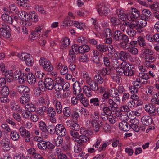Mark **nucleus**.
Wrapping results in <instances>:
<instances>
[{"instance_id":"a878e982","label":"nucleus","mask_w":159,"mask_h":159,"mask_svg":"<svg viewBox=\"0 0 159 159\" xmlns=\"http://www.w3.org/2000/svg\"><path fill=\"white\" fill-rule=\"evenodd\" d=\"M71 22V25H74L78 29L81 30H83L84 28L86 26V25L84 23H80L76 21H70V22Z\"/></svg>"},{"instance_id":"423d86ee","label":"nucleus","mask_w":159,"mask_h":159,"mask_svg":"<svg viewBox=\"0 0 159 159\" xmlns=\"http://www.w3.org/2000/svg\"><path fill=\"white\" fill-rule=\"evenodd\" d=\"M11 29L7 25H2L0 28V35L6 38H9L11 36Z\"/></svg>"},{"instance_id":"5701e85b","label":"nucleus","mask_w":159,"mask_h":159,"mask_svg":"<svg viewBox=\"0 0 159 159\" xmlns=\"http://www.w3.org/2000/svg\"><path fill=\"white\" fill-rule=\"evenodd\" d=\"M131 13L130 16V17L132 21L137 18L139 16L140 12L135 8H131Z\"/></svg>"},{"instance_id":"f257e3e1","label":"nucleus","mask_w":159,"mask_h":159,"mask_svg":"<svg viewBox=\"0 0 159 159\" xmlns=\"http://www.w3.org/2000/svg\"><path fill=\"white\" fill-rule=\"evenodd\" d=\"M129 111L130 108L128 106L124 105L122 106L119 110L116 112V114L120 119L122 120H127L128 118H131L130 116L131 112H130L128 114V112H129Z\"/></svg>"},{"instance_id":"bb28decb","label":"nucleus","mask_w":159,"mask_h":159,"mask_svg":"<svg viewBox=\"0 0 159 159\" xmlns=\"http://www.w3.org/2000/svg\"><path fill=\"white\" fill-rule=\"evenodd\" d=\"M99 52L97 50H94L92 51V55L91 56L92 60L96 63H98L100 61L98 57Z\"/></svg>"},{"instance_id":"37998d69","label":"nucleus","mask_w":159,"mask_h":159,"mask_svg":"<svg viewBox=\"0 0 159 159\" xmlns=\"http://www.w3.org/2000/svg\"><path fill=\"white\" fill-rule=\"evenodd\" d=\"M79 58V61L81 62H86L89 61V58L88 55L85 54L81 53Z\"/></svg>"},{"instance_id":"9d476101","label":"nucleus","mask_w":159,"mask_h":159,"mask_svg":"<svg viewBox=\"0 0 159 159\" xmlns=\"http://www.w3.org/2000/svg\"><path fill=\"white\" fill-rule=\"evenodd\" d=\"M31 99V95L29 92L24 93L20 98L19 101L20 103L25 105L29 102Z\"/></svg>"},{"instance_id":"79ce46f5","label":"nucleus","mask_w":159,"mask_h":159,"mask_svg":"<svg viewBox=\"0 0 159 159\" xmlns=\"http://www.w3.org/2000/svg\"><path fill=\"white\" fill-rule=\"evenodd\" d=\"M28 2V0H21L19 2H18L17 4L20 6L26 9H28L29 7V5Z\"/></svg>"},{"instance_id":"c9c22d12","label":"nucleus","mask_w":159,"mask_h":159,"mask_svg":"<svg viewBox=\"0 0 159 159\" xmlns=\"http://www.w3.org/2000/svg\"><path fill=\"white\" fill-rule=\"evenodd\" d=\"M10 104L11 109L12 111L16 112L21 111V109L20 106L14 102H11Z\"/></svg>"},{"instance_id":"bf43d9fd","label":"nucleus","mask_w":159,"mask_h":159,"mask_svg":"<svg viewBox=\"0 0 159 159\" xmlns=\"http://www.w3.org/2000/svg\"><path fill=\"white\" fill-rule=\"evenodd\" d=\"M38 84L39 89L41 90L42 91L44 92L46 89L45 81L43 82L42 81H39L38 82Z\"/></svg>"},{"instance_id":"864d4df0","label":"nucleus","mask_w":159,"mask_h":159,"mask_svg":"<svg viewBox=\"0 0 159 159\" xmlns=\"http://www.w3.org/2000/svg\"><path fill=\"white\" fill-rule=\"evenodd\" d=\"M61 43L64 48L67 47L70 44L69 39L68 38L65 37L61 40Z\"/></svg>"},{"instance_id":"338daca9","label":"nucleus","mask_w":159,"mask_h":159,"mask_svg":"<svg viewBox=\"0 0 159 159\" xmlns=\"http://www.w3.org/2000/svg\"><path fill=\"white\" fill-rule=\"evenodd\" d=\"M110 21L112 25H118L120 22V20L117 18L114 17H112L110 19Z\"/></svg>"},{"instance_id":"9b49d317","label":"nucleus","mask_w":159,"mask_h":159,"mask_svg":"<svg viewBox=\"0 0 159 159\" xmlns=\"http://www.w3.org/2000/svg\"><path fill=\"white\" fill-rule=\"evenodd\" d=\"M144 108L145 111L151 115H153L156 111V107L152 104L147 103Z\"/></svg>"},{"instance_id":"f704fd0d","label":"nucleus","mask_w":159,"mask_h":159,"mask_svg":"<svg viewBox=\"0 0 159 159\" xmlns=\"http://www.w3.org/2000/svg\"><path fill=\"white\" fill-rule=\"evenodd\" d=\"M10 132V136L13 141H16L19 139L20 136L18 132L16 130H13L11 131Z\"/></svg>"},{"instance_id":"4468645a","label":"nucleus","mask_w":159,"mask_h":159,"mask_svg":"<svg viewBox=\"0 0 159 159\" xmlns=\"http://www.w3.org/2000/svg\"><path fill=\"white\" fill-rule=\"evenodd\" d=\"M66 123L68 126L70 127L73 130L78 131L80 129L79 125L72 120H67Z\"/></svg>"},{"instance_id":"3c124183","label":"nucleus","mask_w":159,"mask_h":159,"mask_svg":"<svg viewBox=\"0 0 159 159\" xmlns=\"http://www.w3.org/2000/svg\"><path fill=\"white\" fill-rule=\"evenodd\" d=\"M1 94L2 96H8L9 94V90L7 86L3 87V88L1 91Z\"/></svg>"},{"instance_id":"6ab92c4d","label":"nucleus","mask_w":159,"mask_h":159,"mask_svg":"<svg viewBox=\"0 0 159 159\" xmlns=\"http://www.w3.org/2000/svg\"><path fill=\"white\" fill-rule=\"evenodd\" d=\"M78 144L80 145H84L87 142L89 141V138L86 135L82 134L80 135L78 140L75 139Z\"/></svg>"},{"instance_id":"2eb2a0df","label":"nucleus","mask_w":159,"mask_h":159,"mask_svg":"<svg viewBox=\"0 0 159 159\" xmlns=\"http://www.w3.org/2000/svg\"><path fill=\"white\" fill-rule=\"evenodd\" d=\"M86 83L87 85V86H88L92 91H96L98 90V86L97 83L92 79L87 82Z\"/></svg>"},{"instance_id":"0e129e2a","label":"nucleus","mask_w":159,"mask_h":159,"mask_svg":"<svg viewBox=\"0 0 159 159\" xmlns=\"http://www.w3.org/2000/svg\"><path fill=\"white\" fill-rule=\"evenodd\" d=\"M107 102L109 105V106L112 108H117L118 107V105L115 102H114V101L112 99L110 98L108 100Z\"/></svg>"},{"instance_id":"c756f323","label":"nucleus","mask_w":159,"mask_h":159,"mask_svg":"<svg viewBox=\"0 0 159 159\" xmlns=\"http://www.w3.org/2000/svg\"><path fill=\"white\" fill-rule=\"evenodd\" d=\"M147 93L148 95L152 98L157 95L156 88L153 86H150L148 89Z\"/></svg>"},{"instance_id":"ea45409f","label":"nucleus","mask_w":159,"mask_h":159,"mask_svg":"<svg viewBox=\"0 0 159 159\" xmlns=\"http://www.w3.org/2000/svg\"><path fill=\"white\" fill-rule=\"evenodd\" d=\"M137 41L139 44L140 47L144 48L147 47V43L143 37L139 36L137 39Z\"/></svg>"},{"instance_id":"6e6d98bb","label":"nucleus","mask_w":159,"mask_h":159,"mask_svg":"<svg viewBox=\"0 0 159 159\" xmlns=\"http://www.w3.org/2000/svg\"><path fill=\"white\" fill-rule=\"evenodd\" d=\"M128 51L129 53L134 55H136L138 53L137 49L134 47H129L128 49Z\"/></svg>"},{"instance_id":"774afa93","label":"nucleus","mask_w":159,"mask_h":159,"mask_svg":"<svg viewBox=\"0 0 159 159\" xmlns=\"http://www.w3.org/2000/svg\"><path fill=\"white\" fill-rule=\"evenodd\" d=\"M1 127L6 133L10 132L11 130V129L9 126L6 123L2 124L1 125Z\"/></svg>"},{"instance_id":"13d9d810","label":"nucleus","mask_w":159,"mask_h":159,"mask_svg":"<svg viewBox=\"0 0 159 159\" xmlns=\"http://www.w3.org/2000/svg\"><path fill=\"white\" fill-rule=\"evenodd\" d=\"M54 142L55 144L57 146H61L63 144V139L61 136H59L55 139Z\"/></svg>"},{"instance_id":"b1692460","label":"nucleus","mask_w":159,"mask_h":159,"mask_svg":"<svg viewBox=\"0 0 159 159\" xmlns=\"http://www.w3.org/2000/svg\"><path fill=\"white\" fill-rule=\"evenodd\" d=\"M143 124L146 126L150 125L152 122V119L148 116H143L141 118Z\"/></svg>"},{"instance_id":"a19ab883","label":"nucleus","mask_w":159,"mask_h":159,"mask_svg":"<svg viewBox=\"0 0 159 159\" xmlns=\"http://www.w3.org/2000/svg\"><path fill=\"white\" fill-rule=\"evenodd\" d=\"M96 48L98 51L103 52H106L107 49V47L106 45L102 44L97 45Z\"/></svg>"},{"instance_id":"69168bd1","label":"nucleus","mask_w":159,"mask_h":159,"mask_svg":"<svg viewBox=\"0 0 159 159\" xmlns=\"http://www.w3.org/2000/svg\"><path fill=\"white\" fill-rule=\"evenodd\" d=\"M102 129L105 132L108 133L109 132L111 129V126L107 123H103V125L102 126Z\"/></svg>"},{"instance_id":"393cba45","label":"nucleus","mask_w":159,"mask_h":159,"mask_svg":"<svg viewBox=\"0 0 159 159\" xmlns=\"http://www.w3.org/2000/svg\"><path fill=\"white\" fill-rule=\"evenodd\" d=\"M82 89L84 94L87 97H90L92 96L93 93L92 90L88 86L85 85L83 87Z\"/></svg>"},{"instance_id":"4c0bfd02","label":"nucleus","mask_w":159,"mask_h":159,"mask_svg":"<svg viewBox=\"0 0 159 159\" xmlns=\"http://www.w3.org/2000/svg\"><path fill=\"white\" fill-rule=\"evenodd\" d=\"M103 123V122L102 121H97L94 124L91 125L94 128V131L96 132H97L99 131V128L102 127Z\"/></svg>"},{"instance_id":"a211bd4d","label":"nucleus","mask_w":159,"mask_h":159,"mask_svg":"<svg viewBox=\"0 0 159 159\" xmlns=\"http://www.w3.org/2000/svg\"><path fill=\"white\" fill-rule=\"evenodd\" d=\"M45 84L46 85V89L52 90L54 87V82L53 80L50 78H47L45 80Z\"/></svg>"},{"instance_id":"0eeeda50","label":"nucleus","mask_w":159,"mask_h":159,"mask_svg":"<svg viewBox=\"0 0 159 159\" xmlns=\"http://www.w3.org/2000/svg\"><path fill=\"white\" fill-rule=\"evenodd\" d=\"M38 126L40 130L41 131L40 133L45 138H47L48 132L45 123L44 121H41L39 123Z\"/></svg>"},{"instance_id":"dca6fc26","label":"nucleus","mask_w":159,"mask_h":159,"mask_svg":"<svg viewBox=\"0 0 159 159\" xmlns=\"http://www.w3.org/2000/svg\"><path fill=\"white\" fill-rule=\"evenodd\" d=\"M53 105L55 107V108L58 114H60L62 112V105L61 103L57 99L54 100L53 102Z\"/></svg>"},{"instance_id":"ddd939ff","label":"nucleus","mask_w":159,"mask_h":159,"mask_svg":"<svg viewBox=\"0 0 159 159\" xmlns=\"http://www.w3.org/2000/svg\"><path fill=\"white\" fill-rule=\"evenodd\" d=\"M114 70V68L112 66H106V67L103 68L101 70L100 72L103 75L105 76L106 74H113Z\"/></svg>"},{"instance_id":"5fc2aeb1","label":"nucleus","mask_w":159,"mask_h":159,"mask_svg":"<svg viewBox=\"0 0 159 159\" xmlns=\"http://www.w3.org/2000/svg\"><path fill=\"white\" fill-rule=\"evenodd\" d=\"M46 141L43 140L38 143L37 146L39 149L44 150L46 149Z\"/></svg>"},{"instance_id":"412c9836","label":"nucleus","mask_w":159,"mask_h":159,"mask_svg":"<svg viewBox=\"0 0 159 159\" xmlns=\"http://www.w3.org/2000/svg\"><path fill=\"white\" fill-rule=\"evenodd\" d=\"M73 93L74 94H78L82 91L80 84L76 81L73 84Z\"/></svg>"},{"instance_id":"c03bdc74","label":"nucleus","mask_w":159,"mask_h":159,"mask_svg":"<svg viewBox=\"0 0 159 159\" xmlns=\"http://www.w3.org/2000/svg\"><path fill=\"white\" fill-rule=\"evenodd\" d=\"M27 74L22 73L21 75L17 78L18 82L20 84H23L27 80Z\"/></svg>"},{"instance_id":"1a4fd4ad","label":"nucleus","mask_w":159,"mask_h":159,"mask_svg":"<svg viewBox=\"0 0 159 159\" xmlns=\"http://www.w3.org/2000/svg\"><path fill=\"white\" fill-rule=\"evenodd\" d=\"M56 134L58 135L64 136L66 134V131L63 125L57 124L56 125Z\"/></svg>"},{"instance_id":"052dcab7","label":"nucleus","mask_w":159,"mask_h":159,"mask_svg":"<svg viewBox=\"0 0 159 159\" xmlns=\"http://www.w3.org/2000/svg\"><path fill=\"white\" fill-rule=\"evenodd\" d=\"M148 73L143 72H140L138 75L141 79L147 80L149 79V76Z\"/></svg>"},{"instance_id":"603ef678","label":"nucleus","mask_w":159,"mask_h":159,"mask_svg":"<svg viewBox=\"0 0 159 159\" xmlns=\"http://www.w3.org/2000/svg\"><path fill=\"white\" fill-rule=\"evenodd\" d=\"M62 112L64 116L67 117L70 116L71 113L70 108L68 107H64L63 111L62 110Z\"/></svg>"},{"instance_id":"f3484780","label":"nucleus","mask_w":159,"mask_h":159,"mask_svg":"<svg viewBox=\"0 0 159 159\" xmlns=\"http://www.w3.org/2000/svg\"><path fill=\"white\" fill-rule=\"evenodd\" d=\"M10 142L8 139H2L1 141V146L3 149L5 151H9L11 149Z\"/></svg>"},{"instance_id":"49530a36","label":"nucleus","mask_w":159,"mask_h":159,"mask_svg":"<svg viewBox=\"0 0 159 159\" xmlns=\"http://www.w3.org/2000/svg\"><path fill=\"white\" fill-rule=\"evenodd\" d=\"M38 102L41 105H48L49 104V101L43 97H40L38 99Z\"/></svg>"},{"instance_id":"72a5a7b5","label":"nucleus","mask_w":159,"mask_h":159,"mask_svg":"<svg viewBox=\"0 0 159 159\" xmlns=\"http://www.w3.org/2000/svg\"><path fill=\"white\" fill-rule=\"evenodd\" d=\"M142 15H140V18L148 20V18L152 15V13L149 10L147 9L143 10L142 11Z\"/></svg>"},{"instance_id":"6e6552de","label":"nucleus","mask_w":159,"mask_h":159,"mask_svg":"<svg viewBox=\"0 0 159 159\" xmlns=\"http://www.w3.org/2000/svg\"><path fill=\"white\" fill-rule=\"evenodd\" d=\"M4 69L3 70H1L2 72L4 73L5 79L8 82H11L13 80L12 78L13 77V72L11 70H7L5 68V65H4Z\"/></svg>"},{"instance_id":"aec40b11","label":"nucleus","mask_w":159,"mask_h":159,"mask_svg":"<svg viewBox=\"0 0 159 159\" xmlns=\"http://www.w3.org/2000/svg\"><path fill=\"white\" fill-rule=\"evenodd\" d=\"M129 124L125 121V120H123V121L121 122L119 124V128L124 131H128L130 129L131 126Z\"/></svg>"},{"instance_id":"39448f33","label":"nucleus","mask_w":159,"mask_h":159,"mask_svg":"<svg viewBox=\"0 0 159 159\" xmlns=\"http://www.w3.org/2000/svg\"><path fill=\"white\" fill-rule=\"evenodd\" d=\"M19 131L20 134L23 138L25 141L26 143L30 142L31 139L30 132L22 126L19 128Z\"/></svg>"},{"instance_id":"4d7b16f0","label":"nucleus","mask_w":159,"mask_h":159,"mask_svg":"<svg viewBox=\"0 0 159 159\" xmlns=\"http://www.w3.org/2000/svg\"><path fill=\"white\" fill-rule=\"evenodd\" d=\"M142 107L139 108L138 109H136L134 111H131L130 112H131V114H130V115H131L132 113L134 115L136 116H139L141 115L142 113Z\"/></svg>"},{"instance_id":"09e8293b","label":"nucleus","mask_w":159,"mask_h":159,"mask_svg":"<svg viewBox=\"0 0 159 159\" xmlns=\"http://www.w3.org/2000/svg\"><path fill=\"white\" fill-rule=\"evenodd\" d=\"M80 53L88 52L90 49L89 46L87 45H82L80 46Z\"/></svg>"},{"instance_id":"8fccbe9b","label":"nucleus","mask_w":159,"mask_h":159,"mask_svg":"<svg viewBox=\"0 0 159 159\" xmlns=\"http://www.w3.org/2000/svg\"><path fill=\"white\" fill-rule=\"evenodd\" d=\"M47 113L49 116H55L56 114L55 110L52 107H49L47 110Z\"/></svg>"},{"instance_id":"20e7f679","label":"nucleus","mask_w":159,"mask_h":159,"mask_svg":"<svg viewBox=\"0 0 159 159\" xmlns=\"http://www.w3.org/2000/svg\"><path fill=\"white\" fill-rule=\"evenodd\" d=\"M27 21L23 23V25L25 26H30L32 24L31 21L37 22L38 20V16L37 14L34 11H32L27 15Z\"/></svg>"},{"instance_id":"e433bc0d","label":"nucleus","mask_w":159,"mask_h":159,"mask_svg":"<svg viewBox=\"0 0 159 159\" xmlns=\"http://www.w3.org/2000/svg\"><path fill=\"white\" fill-rule=\"evenodd\" d=\"M28 14L24 11H20L18 13V16L19 18L22 20H25L27 21V15Z\"/></svg>"},{"instance_id":"7c9ffc66","label":"nucleus","mask_w":159,"mask_h":159,"mask_svg":"<svg viewBox=\"0 0 159 159\" xmlns=\"http://www.w3.org/2000/svg\"><path fill=\"white\" fill-rule=\"evenodd\" d=\"M1 18L5 23L9 24H12L13 19L9 16L6 14H3L1 16Z\"/></svg>"},{"instance_id":"680f3d73","label":"nucleus","mask_w":159,"mask_h":159,"mask_svg":"<svg viewBox=\"0 0 159 159\" xmlns=\"http://www.w3.org/2000/svg\"><path fill=\"white\" fill-rule=\"evenodd\" d=\"M69 60L70 61H74L76 60V56L75 53L73 51H70L69 53Z\"/></svg>"},{"instance_id":"c85d7f7f","label":"nucleus","mask_w":159,"mask_h":159,"mask_svg":"<svg viewBox=\"0 0 159 159\" xmlns=\"http://www.w3.org/2000/svg\"><path fill=\"white\" fill-rule=\"evenodd\" d=\"M126 24L127 25H128L129 27L130 28L133 29L134 28L136 29L141 27L139 19H138L135 22H132L130 23L128 22L126 23Z\"/></svg>"},{"instance_id":"f8f14e48","label":"nucleus","mask_w":159,"mask_h":159,"mask_svg":"<svg viewBox=\"0 0 159 159\" xmlns=\"http://www.w3.org/2000/svg\"><path fill=\"white\" fill-rule=\"evenodd\" d=\"M96 8L100 16L106 15L107 13V8L102 4H98L96 6Z\"/></svg>"},{"instance_id":"f03ea898","label":"nucleus","mask_w":159,"mask_h":159,"mask_svg":"<svg viewBox=\"0 0 159 159\" xmlns=\"http://www.w3.org/2000/svg\"><path fill=\"white\" fill-rule=\"evenodd\" d=\"M120 68L123 70V73L125 76H132L135 73V71L133 70L134 66L129 63L122 62L120 64Z\"/></svg>"},{"instance_id":"de8ad7c7","label":"nucleus","mask_w":159,"mask_h":159,"mask_svg":"<svg viewBox=\"0 0 159 159\" xmlns=\"http://www.w3.org/2000/svg\"><path fill=\"white\" fill-rule=\"evenodd\" d=\"M25 109L30 112H34L36 109L35 105L32 103H28L25 105Z\"/></svg>"},{"instance_id":"58836bf2","label":"nucleus","mask_w":159,"mask_h":159,"mask_svg":"<svg viewBox=\"0 0 159 159\" xmlns=\"http://www.w3.org/2000/svg\"><path fill=\"white\" fill-rule=\"evenodd\" d=\"M90 103L92 106L98 107L99 106L100 99L98 98H94L90 100Z\"/></svg>"},{"instance_id":"4be33fe9","label":"nucleus","mask_w":159,"mask_h":159,"mask_svg":"<svg viewBox=\"0 0 159 159\" xmlns=\"http://www.w3.org/2000/svg\"><path fill=\"white\" fill-rule=\"evenodd\" d=\"M120 58L124 62L131 57L130 54L127 52L121 51L119 53Z\"/></svg>"},{"instance_id":"a18cd8bd","label":"nucleus","mask_w":159,"mask_h":159,"mask_svg":"<svg viewBox=\"0 0 159 159\" xmlns=\"http://www.w3.org/2000/svg\"><path fill=\"white\" fill-rule=\"evenodd\" d=\"M110 97H117L119 96L118 92L117 91V89L112 88L108 91Z\"/></svg>"},{"instance_id":"e2e57ef3","label":"nucleus","mask_w":159,"mask_h":159,"mask_svg":"<svg viewBox=\"0 0 159 159\" xmlns=\"http://www.w3.org/2000/svg\"><path fill=\"white\" fill-rule=\"evenodd\" d=\"M119 46L120 48L125 50H128L129 47L128 44V43L122 42L119 43Z\"/></svg>"},{"instance_id":"473e14b6","label":"nucleus","mask_w":159,"mask_h":159,"mask_svg":"<svg viewBox=\"0 0 159 159\" xmlns=\"http://www.w3.org/2000/svg\"><path fill=\"white\" fill-rule=\"evenodd\" d=\"M17 91L19 93H21L23 92L26 93L29 92L30 91L29 88L27 86L24 85H20L17 87Z\"/></svg>"},{"instance_id":"2f4dec72","label":"nucleus","mask_w":159,"mask_h":159,"mask_svg":"<svg viewBox=\"0 0 159 159\" xmlns=\"http://www.w3.org/2000/svg\"><path fill=\"white\" fill-rule=\"evenodd\" d=\"M27 80L28 83L30 84H34L36 82L35 76L32 73H29L27 74Z\"/></svg>"},{"instance_id":"7ed1b4c3","label":"nucleus","mask_w":159,"mask_h":159,"mask_svg":"<svg viewBox=\"0 0 159 159\" xmlns=\"http://www.w3.org/2000/svg\"><path fill=\"white\" fill-rule=\"evenodd\" d=\"M40 65L46 71L51 72L53 69V65L51 64L50 61L43 57H41L39 60Z\"/></svg>"},{"instance_id":"cd10ccee","label":"nucleus","mask_w":159,"mask_h":159,"mask_svg":"<svg viewBox=\"0 0 159 159\" xmlns=\"http://www.w3.org/2000/svg\"><path fill=\"white\" fill-rule=\"evenodd\" d=\"M122 34L120 31L116 30L114 31L113 33V38L116 41H121V38Z\"/></svg>"}]
</instances>
